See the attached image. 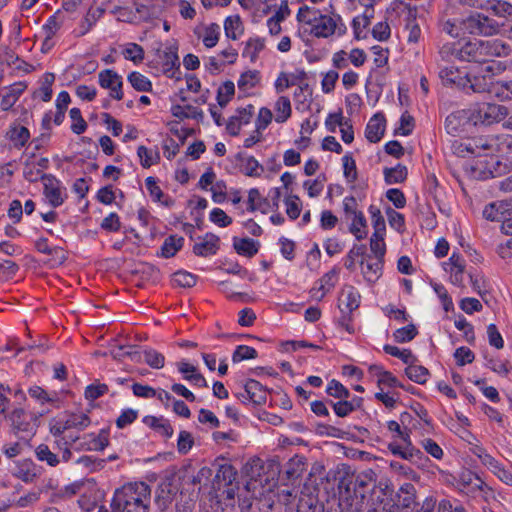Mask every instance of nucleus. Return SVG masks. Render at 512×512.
<instances>
[{"label": "nucleus", "instance_id": "nucleus-15", "mask_svg": "<svg viewBox=\"0 0 512 512\" xmlns=\"http://www.w3.org/2000/svg\"><path fill=\"white\" fill-rule=\"evenodd\" d=\"M26 89L27 83L24 81H18L9 86L0 88L1 109L3 111L12 109Z\"/></svg>", "mask_w": 512, "mask_h": 512}, {"label": "nucleus", "instance_id": "nucleus-13", "mask_svg": "<svg viewBox=\"0 0 512 512\" xmlns=\"http://www.w3.org/2000/svg\"><path fill=\"white\" fill-rule=\"evenodd\" d=\"M473 126V122L470 120L468 108L457 110L449 114L445 120L446 131L448 134L453 136L468 132L469 128Z\"/></svg>", "mask_w": 512, "mask_h": 512}, {"label": "nucleus", "instance_id": "nucleus-29", "mask_svg": "<svg viewBox=\"0 0 512 512\" xmlns=\"http://www.w3.org/2000/svg\"><path fill=\"white\" fill-rule=\"evenodd\" d=\"M274 120L277 123H285L292 115L291 101L287 96H279L274 105Z\"/></svg>", "mask_w": 512, "mask_h": 512}, {"label": "nucleus", "instance_id": "nucleus-21", "mask_svg": "<svg viewBox=\"0 0 512 512\" xmlns=\"http://www.w3.org/2000/svg\"><path fill=\"white\" fill-rule=\"evenodd\" d=\"M219 243L220 239L217 235L206 233L194 244L193 252L200 257L215 255L219 249Z\"/></svg>", "mask_w": 512, "mask_h": 512}, {"label": "nucleus", "instance_id": "nucleus-49", "mask_svg": "<svg viewBox=\"0 0 512 512\" xmlns=\"http://www.w3.org/2000/svg\"><path fill=\"white\" fill-rule=\"evenodd\" d=\"M129 83L131 86L140 92H149L152 90V83L151 81L141 74L140 72H131L127 77Z\"/></svg>", "mask_w": 512, "mask_h": 512}, {"label": "nucleus", "instance_id": "nucleus-26", "mask_svg": "<svg viewBox=\"0 0 512 512\" xmlns=\"http://www.w3.org/2000/svg\"><path fill=\"white\" fill-rule=\"evenodd\" d=\"M385 132V118L380 114L374 115L367 123L365 137L371 143L381 140Z\"/></svg>", "mask_w": 512, "mask_h": 512}, {"label": "nucleus", "instance_id": "nucleus-17", "mask_svg": "<svg viewBox=\"0 0 512 512\" xmlns=\"http://www.w3.org/2000/svg\"><path fill=\"white\" fill-rule=\"evenodd\" d=\"M13 475L25 483H32L41 475V467L31 459H21L14 462Z\"/></svg>", "mask_w": 512, "mask_h": 512}, {"label": "nucleus", "instance_id": "nucleus-20", "mask_svg": "<svg viewBox=\"0 0 512 512\" xmlns=\"http://www.w3.org/2000/svg\"><path fill=\"white\" fill-rule=\"evenodd\" d=\"M384 260L372 257L371 254L366 255L361 261V271L370 283H375L382 275Z\"/></svg>", "mask_w": 512, "mask_h": 512}, {"label": "nucleus", "instance_id": "nucleus-16", "mask_svg": "<svg viewBox=\"0 0 512 512\" xmlns=\"http://www.w3.org/2000/svg\"><path fill=\"white\" fill-rule=\"evenodd\" d=\"M99 84L104 89L110 90V96L116 100H121L123 98L122 91V78L121 76L111 70L106 69L99 73Z\"/></svg>", "mask_w": 512, "mask_h": 512}, {"label": "nucleus", "instance_id": "nucleus-6", "mask_svg": "<svg viewBox=\"0 0 512 512\" xmlns=\"http://www.w3.org/2000/svg\"><path fill=\"white\" fill-rule=\"evenodd\" d=\"M403 444H399L397 442H392L388 445L389 451L394 455L398 456L404 460L411 462L417 466H423L427 461V458L424 454L417 449L411 441L410 435L407 430H402L400 434L397 435Z\"/></svg>", "mask_w": 512, "mask_h": 512}, {"label": "nucleus", "instance_id": "nucleus-58", "mask_svg": "<svg viewBox=\"0 0 512 512\" xmlns=\"http://www.w3.org/2000/svg\"><path fill=\"white\" fill-rule=\"evenodd\" d=\"M384 237L385 234H372L370 238V250L372 252V257L384 260V256L386 253Z\"/></svg>", "mask_w": 512, "mask_h": 512}, {"label": "nucleus", "instance_id": "nucleus-47", "mask_svg": "<svg viewBox=\"0 0 512 512\" xmlns=\"http://www.w3.org/2000/svg\"><path fill=\"white\" fill-rule=\"evenodd\" d=\"M55 81L53 73H45L41 79V85L36 92V96L42 101L48 102L52 97V85Z\"/></svg>", "mask_w": 512, "mask_h": 512}, {"label": "nucleus", "instance_id": "nucleus-19", "mask_svg": "<svg viewBox=\"0 0 512 512\" xmlns=\"http://www.w3.org/2000/svg\"><path fill=\"white\" fill-rule=\"evenodd\" d=\"M29 396L42 406L41 414L48 413L58 402L56 392H47L40 386H32L28 390Z\"/></svg>", "mask_w": 512, "mask_h": 512}, {"label": "nucleus", "instance_id": "nucleus-45", "mask_svg": "<svg viewBox=\"0 0 512 512\" xmlns=\"http://www.w3.org/2000/svg\"><path fill=\"white\" fill-rule=\"evenodd\" d=\"M144 49L137 43H127L124 45L122 55L126 60L139 64L144 60Z\"/></svg>", "mask_w": 512, "mask_h": 512}, {"label": "nucleus", "instance_id": "nucleus-35", "mask_svg": "<svg viewBox=\"0 0 512 512\" xmlns=\"http://www.w3.org/2000/svg\"><path fill=\"white\" fill-rule=\"evenodd\" d=\"M233 246L238 254L247 256V257L254 256L258 252V249H259V243L250 238H242V239L234 238Z\"/></svg>", "mask_w": 512, "mask_h": 512}, {"label": "nucleus", "instance_id": "nucleus-27", "mask_svg": "<svg viewBox=\"0 0 512 512\" xmlns=\"http://www.w3.org/2000/svg\"><path fill=\"white\" fill-rule=\"evenodd\" d=\"M220 33V26L216 23H210L195 30V34L198 38L202 39L203 45L209 49L217 45Z\"/></svg>", "mask_w": 512, "mask_h": 512}, {"label": "nucleus", "instance_id": "nucleus-30", "mask_svg": "<svg viewBox=\"0 0 512 512\" xmlns=\"http://www.w3.org/2000/svg\"><path fill=\"white\" fill-rule=\"evenodd\" d=\"M274 506L273 493L261 494V497H255L251 502L245 500L240 505L242 510L255 508L259 512H270Z\"/></svg>", "mask_w": 512, "mask_h": 512}, {"label": "nucleus", "instance_id": "nucleus-4", "mask_svg": "<svg viewBox=\"0 0 512 512\" xmlns=\"http://www.w3.org/2000/svg\"><path fill=\"white\" fill-rule=\"evenodd\" d=\"M468 111L474 126L499 123L509 114L506 106L491 102L474 103L468 107Z\"/></svg>", "mask_w": 512, "mask_h": 512}, {"label": "nucleus", "instance_id": "nucleus-41", "mask_svg": "<svg viewBox=\"0 0 512 512\" xmlns=\"http://www.w3.org/2000/svg\"><path fill=\"white\" fill-rule=\"evenodd\" d=\"M407 377L418 384H424L429 376V371L422 365H417L416 362L408 364L405 369Z\"/></svg>", "mask_w": 512, "mask_h": 512}, {"label": "nucleus", "instance_id": "nucleus-39", "mask_svg": "<svg viewBox=\"0 0 512 512\" xmlns=\"http://www.w3.org/2000/svg\"><path fill=\"white\" fill-rule=\"evenodd\" d=\"M184 238L177 235H171L165 239L161 254L165 258L173 257L183 246Z\"/></svg>", "mask_w": 512, "mask_h": 512}, {"label": "nucleus", "instance_id": "nucleus-1", "mask_svg": "<svg viewBox=\"0 0 512 512\" xmlns=\"http://www.w3.org/2000/svg\"><path fill=\"white\" fill-rule=\"evenodd\" d=\"M296 19L304 27H308L304 32H308L316 38L342 36L347 31V27L339 14H323L319 9L307 5L299 8Z\"/></svg>", "mask_w": 512, "mask_h": 512}, {"label": "nucleus", "instance_id": "nucleus-60", "mask_svg": "<svg viewBox=\"0 0 512 512\" xmlns=\"http://www.w3.org/2000/svg\"><path fill=\"white\" fill-rule=\"evenodd\" d=\"M235 93V85L232 81L224 82L217 91V102L221 107H224L231 100Z\"/></svg>", "mask_w": 512, "mask_h": 512}, {"label": "nucleus", "instance_id": "nucleus-34", "mask_svg": "<svg viewBox=\"0 0 512 512\" xmlns=\"http://www.w3.org/2000/svg\"><path fill=\"white\" fill-rule=\"evenodd\" d=\"M384 180L386 184H398L405 181L408 175L406 166L398 164L395 167L384 168L383 170Z\"/></svg>", "mask_w": 512, "mask_h": 512}, {"label": "nucleus", "instance_id": "nucleus-10", "mask_svg": "<svg viewBox=\"0 0 512 512\" xmlns=\"http://www.w3.org/2000/svg\"><path fill=\"white\" fill-rule=\"evenodd\" d=\"M498 145V136H480L461 143L458 151L463 156L464 152L474 156L488 155L496 151Z\"/></svg>", "mask_w": 512, "mask_h": 512}, {"label": "nucleus", "instance_id": "nucleus-64", "mask_svg": "<svg viewBox=\"0 0 512 512\" xmlns=\"http://www.w3.org/2000/svg\"><path fill=\"white\" fill-rule=\"evenodd\" d=\"M417 333H418V331H417L416 327L413 324H409L405 327L397 329L393 333V337L396 342L405 343V342H409L412 339H414L415 336L417 335Z\"/></svg>", "mask_w": 512, "mask_h": 512}, {"label": "nucleus", "instance_id": "nucleus-36", "mask_svg": "<svg viewBox=\"0 0 512 512\" xmlns=\"http://www.w3.org/2000/svg\"><path fill=\"white\" fill-rule=\"evenodd\" d=\"M482 10L492 11L498 17L512 15V4L504 0H485Z\"/></svg>", "mask_w": 512, "mask_h": 512}, {"label": "nucleus", "instance_id": "nucleus-62", "mask_svg": "<svg viewBox=\"0 0 512 512\" xmlns=\"http://www.w3.org/2000/svg\"><path fill=\"white\" fill-rule=\"evenodd\" d=\"M62 25V21L59 19V12L50 16L46 23L43 25V30L45 33V42L51 40L53 36L57 33Z\"/></svg>", "mask_w": 512, "mask_h": 512}, {"label": "nucleus", "instance_id": "nucleus-5", "mask_svg": "<svg viewBox=\"0 0 512 512\" xmlns=\"http://www.w3.org/2000/svg\"><path fill=\"white\" fill-rule=\"evenodd\" d=\"M501 25L494 19L474 12L464 18V29L468 34L490 37L500 32Z\"/></svg>", "mask_w": 512, "mask_h": 512}, {"label": "nucleus", "instance_id": "nucleus-7", "mask_svg": "<svg viewBox=\"0 0 512 512\" xmlns=\"http://www.w3.org/2000/svg\"><path fill=\"white\" fill-rule=\"evenodd\" d=\"M471 452L475 455L483 466L490 470L500 481L506 485L512 486V471L506 469L497 459L490 455L487 450L479 445L471 447Z\"/></svg>", "mask_w": 512, "mask_h": 512}, {"label": "nucleus", "instance_id": "nucleus-11", "mask_svg": "<svg viewBox=\"0 0 512 512\" xmlns=\"http://www.w3.org/2000/svg\"><path fill=\"white\" fill-rule=\"evenodd\" d=\"M443 270L449 274V281L458 287L464 286L466 261L459 253L453 252L447 261L442 263Z\"/></svg>", "mask_w": 512, "mask_h": 512}, {"label": "nucleus", "instance_id": "nucleus-37", "mask_svg": "<svg viewBox=\"0 0 512 512\" xmlns=\"http://www.w3.org/2000/svg\"><path fill=\"white\" fill-rule=\"evenodd\" d=\"M85 438L89 439L88 450L102 451L109 445V432L106 429H101L98 434L90 433Z\"/></svg>", "mask_w": 512, "mask_h": 512}, {"label": "nucleus", "instance_id": "nucleus-43", "mask_svg": "<svg viewBox=\"0 0 512 512\" xmlns=\"http://www.w3.org/2000/svg\"><path fill=\"white\" fill-rule=\"evenodd\" d=\"M163 72L170 78L175 76L176 70L179 68V58L174 51H165L162 56Z\"/></svg>", "mask_w": 512, "mask_h": 512}, {"label": "nucleus", "instance_id": "nucleus-59", "mask_svg": "<svg viewBox=\"0 0 512 512\" xmlns=\"http://www.w3.org/2000/svg\"><path fill=\"white\" fill-rule=\"evenodd\" d=\"M491 83V78L475 75L472 78L468 77L467 86L475 93H488Z\"/></svg>", "mask_w": 512, "mask_h": 512}, {"label": "nucleus", "instance_id": "nucleus-25", "mask_svg": "<svg viewBox=\"0 0 512 512\" xmlns=\"http://www.w3.org/2000/svg\"><path fill=\"white\" fill-rule=\"evenodd\" d=\"M237 161L241 172L246 176L260 177L264 171V167L254 156L247 155L245 153H238Z\"/></svg>", "mask_w": 512, "mask_h": 512}, {"label": "nucleus", "instance_id": "nucleus-52", "mask_svg": "<svg viewBox=\"0 0 512 512\" xmlns=\"http://www.w3.org/2000/svg\"><path fill=\"white\" fill-rule=\"evenodd\" d=\"M137 155L143 168H149L157 163L160 159L159 153L155 150L148 149L145 146H139Z\"/></svg>", "mask_w": 512, "mask_h": 512}, {"label": "nucleus", "instance_id": "nucleus-8", "mask_svg": "<svg viewBox=\"0 0 512 512\" xmlns=\"http://www.w3.org/2000/svg\"><path fill=\"white\" fill-rule=\"evenodd\" d=\"M91 424L89 416L84 412L71 413L64 418L55 420L50 427L53 436L59 437L65 432L75 429L78 431L86 429Z\"/></svg>", "mask_w": 512, "mask_h": 512}, {"label": "nucleus", "instance_id": "nucleus-51", "mask_svg": "<svg viewBox=\"0 0 512 512\" xmlns=\"http://www.w3.org/2000/svg\"><path fill=\"white\" fill-rule=\"evenodd\" d=\"M143 361L153 369H161L165 364V357L154 349H145L142 352Z\"/></svg>", "mask_w": 512, "mask_h": 512}, {"label": "nucleus", "instance_id": "nucleus-61", "mask_svg": "<svg viewBox=\"0 0 512 512\" xmlns=\"http://www.w3.org/2000/svg\"><path fill=\"white\" fill-rule=\"evenodd\" d=\"M172 282L176 286L190 288L196 284V276L190 272L180 270L173 274Z\"/></svg>", "mask_w": 512, "mask_h": 512}, {"label": "nucleus", "instance_id": "nucleus-33", "mask_svg": "<svg viewBox=\"0 0 512 512\" xmlns=\"http://www.w3.org/2000/svg\"><path fill=\"white\" fill-rule=\"evenodd\" d=\"M143 422L166 438H170L173 435L171 424L163 417L145 416Z\"/></svg>", "mask_w": 512, "mask_h": 512}, {"label": "nucleus", "instance_id": "nucleus-32", "mask_svg": "<svg viewBox=\"0 0 512 512\" xmlns=\"http://www.w3.org/2000/svg\"><path fill=\"white\" fill-rule=\"evenodd\" d=\"M350 221L349 231L356 237L357 240H363L366 238L368 230H367V221L362 212L354 214L353 216L347 218Z\"/></svg>", "mask_w": 512, "mask_h": 512}, {"label": "nucleus", "instance_id": "nucleus-31", "mask_svg": "<svg viewBox=\"0 0 512 512\" xmlns=\"http://www.w3.org/2000/svg\"><path fill=\"white\" fill-rule=\"evenodd\" d=\"M244 386L246 391L245 399L255 404H261L265 402L266 390L260 382L254 379H249Z\"/></svg>", "mask_w": 512, "mask_h": 512}, {"label": "nucleus", "instance_id": "nucleus-56", "mask_svg": "<svg viewBox=\"0 0 512 512\" xmlns=\"http://www.w3.org/2000/svg\"><path fill=\"white\" fill-rule=\"evenodd\" d=\"M264 48L265 40L263 38H250L246 43L244 55L248 56L251 61H254Z\"/></svg>", "mask_w": 512, "mask_h": 512}, {"label": "nucleus", "instance_id": "nucleus-24", "mask_svg": "<svg viewBox=\"0 0 512 512\" xmlns=\"http://www.w3.org/2000/svg\"><path fill=\"white\" fill-rule=\"evenodd\" d=\"M512 204L508 201H496L485 206L483 217L490 221H502L507 215L510 216Z\"/></svg>", "mask_w": 512, "mask_h": 512}, {"label": "nucleus", "instance_id": "nucleus-28", "mask_svg": "<svg viewBox=\"0 0 512 512\" xmlns=\"http://www.w3.org/2000/svg\"><path fill=\"white\" fill-rule=\"evenodd\" d=\"M304 78V72H285L282 71L278 74L275 82L274 89L276 93L281 94L290 87L297 85Z\"/></svg>", "mask_w": 512, "mask_h": 512}, {"label": "nucleus", "instance_id": "nucleus-9", "mask_svg": "<svg viewBox=\"0 0 512 512\" xmlns=\"http://www.w3.org/2000/svg\"><path fill=\"white\" fill-rule=\"evenodd\" d=\"M43 194L53 208L61 206L68 198L67 189L63 183L52 174H44L41 177Z\"/></svg>", "mask_w": 512, "mask_h": 512}, {"label": "nucleus", "instance_id": "nucleus-3", "mask_svg": "<svg viewBox=\"0 0 512 512\" xmlns=\"http://www.w3.org/2000/svg\"><path fill=\"white\" fill-rule=\"evenodd\" d=\"M511 53V47L500 39L467 41L456 50V56L460 60L486 62L492 57H507Z\"/></svg>", "mask_w": 512, "mask_h": 512}, {"label": "nucleus", "instance_id": "nucleus-55", "mask_svg": "<svg viewBox=\"0 0 512 512\" xmlns=\"http://www.w3.org/2000/svg\"><path fill=\"white\" fill-rule=\"evenodd\" d=\"M369 213L371 216V223L374 229L373 234H386V223L385 219L381 214V211L376 206L371 205L369 207Z\"/></svg>", "mask_w": 512, "mask_h": 512}, {"label": "nucleus", "instance_id": "nucleus-22", "mask_svg": "<svg viewBox=\"0 0 512 512\" xmlns=\"http://www.w3.org/2000/svg\"><path fill=\"white\" fill-rule=\"evenodd\" d=\"M360 299L361 296L358 290L351 285H347L341 290L339 307L343 313H351L359 307Z\"/></svg>", "mask_w": 512, "mask_h": 512}, {"label": "nucleus", "instance_id": "nucleus-18", "mask_svg": "<svg viewBox=\"0 0 512 512\" xmlns=\"http://www.w3.org/2000/svg\"><path fill=\"white\" fill-rule=\"evenodd\" d=\"M105 13V8L100 6H90L86 14L80 20L78 28L75 33L76 36L82 37L89 33L96 23L102 18Z\"/></svg>", "mask_w": 512, "mask_h": 512}, {"label": "nucleus", "instance_id": "nucleus-40", "mask_svg": "<svg viewBox=\"0 0 512 512\" xmlns=\"http://www.w3.org/2000/svg\"><path fill=\"white\" fill-rule=\"evenodd\" d=\"M370 371L377 377L378 386L398 387L400 386L397 378L392 373L384 370L380 366H371Z\"/></svg>", "mask_w": 512, "mask_h": 512}, {"label": "nucleus", "instance_id": "nucleus-2", "mask_svg": "<svg viewBox=\"0 0 512 512\" xmlns=\"http://www.w3.org/2000/svg\"><path fill=\"white\" fill-rule=\"evenodd\" d=\"M150 487L144 482L128 483L117 489L112 499L113 512H148Z\"/></svg>", "mask_w": 512, "mask_h": 512}, {"label": "nucleus", "instance_id": "nucleus-57", "mask_svg": "<svg viewBox=\"0 0 512 512\" xmlns=\"http://www.w3.org/2000/svg\"><path fill=\"white\" fill-rule=\"evenodd\" d=\"M442 30L453 38L460 37L467 33L464 29V19L450 20L448 19L442 25Z\"/></svg>", "mask_w": 512, "mask_h": 512}, {"label": "nucleus", "instance_id": "nucleus-46", "mask_svg": "<svg viewBox=\"0 0 512 512\" xmlns=\"http://www.w3.org/2000/svg\"><path fill=\"white\" fill-rule=\"evenodd\" d=\"M10 140L15 147H23L30 138L29 130L24 126H12L8 132Z\"/></svg>", "mask_w": 512, "mask_h": 512}, {"label": "nucleus", "instance_id": "nucleus-44", "mask_svg": "<svg viewBox=\"0 0 512 512\" xmlns=\"http://www.w3.org/2000/svg\"><path fill=\"white\" fill-rule=\"evenodd\" d=\"M171 112L174 117L179 119H198L203 115L201 110L191 105H173L171 107Z\"/></svg>", "mask_w": 512, "mask_h": 512}, {"label": "nucleus", "instance_id": "nucleus-50", "mask_svg": "<svg viewBox=\"0 0 512 512\" xmlns=\"http://www.w3.org/2000/svg\"><path fill=\"white\" fill-rule=\"evenodd\" d=\"M343 175L347 182L354 183L357 180L356 162L351 154L347 153L342 157Z\"/></svg>", "mask_w": 512, "mask_h": 512}, {"label": "nucleus", "instance_id": "nucleus-42", "mask_svg": "<svg viewBox=\"0 0 512 512\" xmlns=\"http://www.w3.org/2000/svg\"><path fill=\"white\" fill-rule=\"evenodd\" d=\"M259 81L260 75L257 70H247L240 75L237 85L241 91L247 92L254 88Z\"/></svg>", "mask_w": 512, "mask_h": 512}, {"label": "nucleus", "instance_id": "nucleus-38", "mask_svg": "<svg viewBox=\"0 0 512 512\" xmlns=\"http://www.w3.org/2000/svg\"><path fill=\"white\" fill-rule=\"evenodd\" d=\"M224 31L227 38L236 40L243 32L239 15H230L224 20Z\"/></svg>", "mask_w": 512, "mask_h": 512}, {"label": "nucleus", "instance_id": "nucleus-14", "mask_svg": "<svg viewBox=\"0 0 512 512\" xmlns=\"http://www.w3.org/2000/svg\"><path fill=\"white\" fill-rule=\"evenodd\" d=\"M339 271V268L334 267L316 281L310 290L311 297L316 300L323 299V297L336 285L339 278Z\"/></svg>", "mask_w": 512, "mask_h": 512}, {"label": "nucleus", "instance_id": "nucleus-53", "mask_svg": "<svg viewBox=\"0 0 512 512\" xmlns=\"http://www.w3.org/2000/svg\"><path fill=\"white\" fill-rule=\"evenodd\" d=\"M383 350L387 354L401 359L407 365L417 361L416 357L409 349H400L397 346L386 344L384 345Z\"/></svg>", "mask_w": 512, "mask_h": 512}, {"label": "nucleus", "instance_id": "nucleus-54", "mask_svg": "<svg viewBox=\"0 0 512 512\" xmlns=\"http://www.w3.org/2000/svg\"><path fill=\"white\" fill-rule=\"evenodd\" d=\"M35 453L39 461L46 462L51 467H56L60 463L58 456L45 444L39 445L36 448Z\"/></svg>", "mask_w": 512, "mask_h": 512}, {"label": "nucleus", "instance_id": "nucleus-48", "mask_svg": "<svg viewBox=\"0 0 512 512\" xmlns=\"http://www.w3.org/2000/svg\"><path fill=\"white\" fill-rule=\"evenodd\" d=\"M360 402V398H354L352 401L331 402V405L338 417H346L360 406Z\"/></svg>", "mask_w": 512, "mask_h": 512}, {"label": "nucleus", "instance_id": "nucleus-63", "mask_svg": "<svg viewBox=\"0 0 512 512\" xmlns=\"http://www.w3.org/2000/svg\"><path fill=\"white\" fill-rule=\"evenodd\" d=\"M24 418H25V412L21 408L14 409L11 412L9 419L11 421V425L15 432L27 430L29 423L26 422Z\"/></svg>", "mask_w": 512, "mask_h": 512}, {"label": "nucleus", "instance_id": "nucleus-23", "mask_svg": "<svg viewBox=\"0 0 512 512\" xmlns=\"http://www.w3.org/2000/svg\"><path fill=\"white\" fill-rule=\"evenodd\" d=\"M439 77L445 85H455L460 88L467 87L468 76L454 66L442 67L439 71Z\"/></svg>", "mask_w": 512, "mask_h": 512}, {"label": "nucleus", "instance_id": "nucleus-12", "mask_svg": "<svg viewBox=\"0 0 512 512\" xmlns=\"http://www.w3.org/2000/svg\"><path fill=\"white\" fill-rule=\"evenodd\" d=\"M480 179L486 180L490 178L500 177L508 172V166L500 161L496 156L478 161L474 168Z\"/></svg>", "mask_w": 512, "mask_h": 512}]
</instances>
